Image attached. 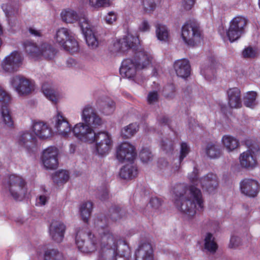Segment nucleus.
Returning <instances> with one entry per match:
<instances>
[{
  "label": "nucleus",
  "mask_w": 260,
  "mask_h": 260,
  "mask_svg": "<svg viewBox=\"0 0 260 260\" xmlns=\"http://www.w3.org/2000/svg\"><path fill=\"white\" fill-rule=\"evenodd\" d=\"M174 204L176 208L189 217L194 216L204 209L201 191L194 186L187 188L183 184L176 186L174 190Z\"/></svg>",
  "instance_id": "obj_1"
},
{
  "label": "nucleus",
  "mask_w": 260,
  "mask_h": 260,
  "mask_svg": "<svg viewBox=\"0 0 260 260\" xmlns=\"http://www.w3.org/2000/svg\"><path fill=\"white\" fill-rule=\"evenodd\" d=\"M82 119L83 122L76 124L72 129L74 135L82 142L92 143L95 132L91 126L96 127L101 125L102 119L93 108L88 105L82 110Z\"/></svg>",
  "instance_id": "obj_2"
},
{
  "label": "nucleus",
  "mask_w": 260,
  "mask_h": 260,
  "mask_svg": "<svg viewBox=\"0 0 260 260\" xmlns=\"http://www.w3.org/2000/svg\"><path fill=\"white\" fill-rule=\"evenodd\" d=\"M94 224L100 239V249H102V252L113 254L115 247L114 241L117 239L108 226V218L106 216L99 217L95 219Z\"/></svg>",
  "instance_id": "obj_3"
},
{
  "label": "nucleus",
  "mask_w": 260,
  "mask_h": 260,
  "mask_svg": "<svg viewBox=\"0 0 260 260\" xmlns=\"http://www.w3.org/2000/svg\"><path fill=\"white\" fill-rule=\"evenodd\" d=\"M4 189L8 190L15 200H19L26 192L25 182L21 177L15 175L5 176L2 181Z\"/></svg>",
  "instance_id": "obj_4"
},
{
  "label": "nucleus",
  "mask_w": 260,
  "mask_h": 260,
  "mask_svg": "<svg viewBox=\"0 0 260 260\" xmlns=\"http://www.w3.org/2000/svg\"><path fill=\"white\" fill-rule=\"evenodd\" d=\"M181 37L185 44L194 46L202 40V32L199 24L189 20L182 27Z\"/></svg>",
  "instance_id": "obj_5"
},
{
  "label": "nucleus",
  "mask_w": 260,
  "mask_h": 260,
  "mask_svg": "<svg viewBox=\"0 0 260 260\" xmlns=\"http://www.w3.org/2000/svg\"><path fill=\"white\" fill-rule=\"evenodd\" d=\"M75 241L79 250L87 253L94 252L98 244H100V239L98 240L95 235L90 232L84 233L82 231H78Z\"/></svg>",
  "instance_id": "obj_6"
},
{
  "label": "nucleus",
  "mask_w": 260,
  "mask_h": 260,
  "mask_svg": "<svg viewBox=\"0 0 260 260\" xmlns=\"http://www.w3.org/2000/svg\"><path fill=\"white\" fill-rule=\"evenodd\" d=\"M115 249L113 254L102 252V249L99 251L100 256L104 258H115V260H129L130 249L124 241L116 240L114 241Z\"/></svg>",
  "instance_id": "obj_7"
},
{
  "label": "nucleus",
  "mask_w": 260,
  "mask_h": 260,
  "mask_svg": "<svg viewBox=\"0 0 260 260\" xmlns=\"http://www.w3.org/2000/svg\"><path fill=\"white\" fill-rule=\"evenodd\" d=\"M140 45L138 37L130 34L124 36L114 43V49L116 51L124 53L128 51L135 52L139 48Z\"/></svg>",
  "instance_id": "obj_8"
},
{
  "label": "nucleus",
  "mask_w": 260,
  "mask_h": 260,
  "mask_svg": "<svg viewBox=\"0 0 260 260\" xmlns=\"http://www.w3.org/2000/svg\"><path fill=\"white\" fill-rule=\"evenodd\" d=\"M247 20L245 18L237 17L230 22V27L226 31V35L231 42L237 40L245 32Z\"/></svg>",
  "instance_id": "obj_9"
},
{
  "label": "nucleus",
  "mask_w": 260,
  "mask_h": 260,
  "mask_svg": "<svg viewBox=\"0 0 260 260\" xmlns=\"http://www.w3.org/2000/svg\"><path fill=\"white\" fill-rule=\"evenodd\" d=\"M11 101V96L5 90L0 87V102L2 104L1 113L2 121L5 125L11 128L14 125V121L12 113L8 105Z\"/></svg>",
  "instance_id": "obj_10"
},
{
  "label": "nucleus",
  "mask_w": 260,
  "mask_h": 260,
  "mask_svg": "<svg viewBox=\"0 0 260 260\" xmlns=\"http://www.w3.org/2000/svg\"><path fill=\"white\" fill-rule=\"evenodd\" d=\"M94 137L93 143L95 142V148L98 153L101 155L108 153L113 146L111 135L107 132H95Z\"/></svg>",
  "instance_id": "obj_11"
},
{
  "label": "nucleus",
  "mask_w": 260,
  "mask_h": 260,
  "mask_svg": "<svg viewBox=\"0 0 260 260\" xmlns=\"http://www.w3.org/2000/svg\"><path fill=\"white\" fill-rule=\"evenodd\" d=\"M80 27L87 45L91 49H95L99 44L97 32L90 28L87 18L82 17L80 19Z\"/></svg>",
  "instance_id": "obj_12"
},
{
  "label": "nucleus",
  "mask_w": 260,
  "mask_h": 260,
  "mask_svg": "<svg viewBox=\"0 0 260 260\" xmlns=\"http://www.w3.org/2000/svg\"><path fill=\"white\" fill-rule=\"evenodd\" d=\"M11 83L19 95H27L34 90L33 83L20 75L14 77Z\"/></svg>",
  "instance_id": "obj_13"
},
{
  "label": "nucleus",
  "mask_w": 260,
  "mask_h": 260,
  "mask_svg": "<svg viewBox=\"0 0 260 260\" xmlns=\"http://www.w3.org/2000/svg\"><path fill=\"white\" fill-rule=\"evenodd\" d=\"M22 60L21 53L14 51L3 60L2 64L3 69L9 73L17 71L22 64Z\"/></svg>",
  "instance_id": "obj_14"
},
{
  "label": "nucleus",
  "mask_w": 260,
  "mask_h": 260,
  "mask_svg": "<svg viewBox=\"0 0 260 260\" xmlns=\"http://www.w3.org/2000/svg\"><path fill=\"white\" fill-rule=\"evenodd\" d=\"M58 150L56 147H49L44 150L42 160L44 167L47 169H55L57 168Z\"/></svg>",
  "instance_id": "obj_15"
},
{
  "label": "nucleus",
  "mask_w": 260,
  "mask_h": 260,
  "mask_svg": "<svg viewBox=\"0 0 260 260\" xmlns=\"http://www.w3.org/2000/svg\"><path fill=\"white\" fill-rule=\"evenodd\" d=\"M136 154L134 147L128 143H123L117 148L116 157L120 161H132Z\"/></svg>",
  "instance_id": "obj_16"
},
{
  "label": "nucleus",
  "mask_w": 260,
  "mask_h": 260,
  "mask_svg": "<svg viewBox=\"0 0 260 260\" xmlns=\"http://www.w3.org/2000/svg\"><path fill=\"white\" fill-rule=\"evenodd\" d=\"M240 189L244 194L254 198L259 191L260 185L256 180L246 178L241 181Z\"/></svg>",
  "instance_id": "obj_17"
},
{
  "label": "nucleus",
  "mask_w": 260,
  "mask_h": 260,
  "mask_svg": "<svg viewBox=\"0 0 260 260\" xmlns=\"http://www.w3.org/2000/svg\"><path fill=\"white\" fill-rule=\"evenodd\" d=\"M134 60L137 63L139 69H143L149 66L152 59L151 54L146 51L141 45L135 52Z\"/></svg>",
  "instance_id": "obj_18"
},
{
  "label": "nucleus",
  "mask_w": 260,
  "mask_h": 260,
  "mask_svg": "<svg viewBox=\"0 0 260 260\" xmlns=\"http://www.w3.org/2000/svg\"><path fill=\"white\" fill-rule=\"evenodd\" d=\"M138 69V67L134 59L127 58L122 61L119 73L122 77L131 79L135 76Z\"/></svg>",
  "instance_id": "obj_19"
},
{
  "label": "nucleus",
  "mask_w": 260,
  "mask_h": 260,
  "mask_svg": "<svg viewBox=\"0 0 260 260\" xmlns=\"http://www.w3.org/2000/svg\"><path fill=\"white\" fill-rule=\"evenodd\" d=\"M135 260H154L153 250L149 243L140 244L135 252Z\"/></svg>",
  "instance_id": "obj_20"
},
{
  "label": "nucleus",
  "mask_w": 260,
  "mask_h": 260,
  "mask_svg": "<svg viewBox=\"0 0 260 260\" xmlns=\"http://www.w3.org/2000/svg\"><path fill=\"white\" fill-rule=\"evenodd\" d=\"M65 231V225L59 221H53L49 227V233L51 238L57 243L62 241Z\"/></svg>",
  "instance_id": "obj_21"
},
{
  "label": "nucleus",
  "mask_w": 260,
  "mask_h": 260,
  "mask_svg": "<svg viewBox=\"0 0 260 260\" xmlns=\"http://www.w3.org/2000/svg\"><path fill=\"white\" fill-rule=\"evenodd\" d=\"M55 128L59 135L66 137L71 131V128L69 122L60 112L54 117Z\"/></svg>",
  "instance_id": "obj_22"
},
{
  "label": "nucleus",
  "mask_w": 260,
  "mask_h": 260,
  "mask_svg": "<svg viewBox=\"0 0 260 260\" xmlns=\"http://www.w3.org/2000/svg\"><path fill=\"white\" fill-rule=\"evenodd\" d=\"M200 184L202 187L209 193H212L217 187L218 181L216 175L210 173L200 179Z\"/></svg>",
  "instance_id": "obj_23"
},
{
  "label": "nucleus",
  "mask_w": 260,
  "mask_h": 260,
  "mask_svg": "<svg viewBox=\"0 0 260 260\" xmlns=\"http://www.w3.org/2000/svg\"><path fill=\"white\" fill-rule=\"evenodd\" d=\"M174 68L178 77L186 78L190 75L191 67L188 60L182 59L175 62Z\"/></svg>",
  "instance_id": "obj_24"
},
{
  "label": "nucleus",
  "mask_w": 260,
  "mask_h": 260,
  "mask_svg": "<svg viewBox=\"0 0 260 260\" xmlns=\"http://www.w3.org/2000/svg\"><path fill=\"white\" fill-rule=\"evenodd\" d=\"M37 139L31 133L26 131L20 134L18 138V144L28 151L36 147Z\"/></svg>",
  "instance_id": "obj_25"
},
{
  "label": "nucleus",
  "mask_w": 260,
  "mask_h": 260,
  "mask_svg": "<svg viewBox=\"0 0 260 260\" xmlns=\"http://www.w3.org/2000/svg\"><path fill=\"white\" fill-rule=\"evenodd\" d=\"M32 131L35 134L41 139H45L51 136V128L44 122L34 121L32 124Z\"/></svg>",
  "instance_id": "obj_26"
},
{
  "label": "nucleus",
  "mask_w": 260,
  "mask_h": 260,
  "mask_svg": "<svg viewBox=\"0 0 260 260\" xmlns=\"http://www.w3.org/2000/svg\"><path fill=\"white\" fill-rule=\"evenodd\" d=\"M228 105L231 108H239L242 107L241 91L237 87L230 88L228 90Z\"/></svg>",
  "instance_id": "obj_27"
},
{
  "label": "nucleus",
  "mask_w": 260,
  "mask_h": 260,
  "mask_svg": "<svg viewBox=\"0 0 260 260\" xmlns=\"http://www.w3.org/2000/svg\"><path fill=\"white\" fill-rule=\"evenodd\" d=\"M97 103L101 110L106 115L112 114L115 110V103L109 98L104 97L99 99Z\"/></svg>",
  "instance_id": "obj_28"
},
{
  "label": "nucleus",
  "mask_w": 260,
  "mask_h": 260,
  "mask_svg": "<svg viewBox=\"0 0 260 260\" xmlns=\"http://www.w3.org/2000/svg\"><path fill=\"white\" fill-rule=\"evenodd\" d=\"M61 16L63 21L66 23H73L77 21L80 25V19L82 17L87 18L84 13L78 15L77 13L72 10H68L63 11L61 13Z\"/></svg>",
  "instance_id": "obj_29"
},
{
  "label": "nucleus",
  "mask_w": 260,
  "mask_h": 260,
  "mask_svg": "<svg viewBox=\"0 0 260 260\" xmlns=\"http://www.w3.org/2000/svg\"><path fill=\"white\" fill-rule=\"evenodd\" d=\"M241 166L245 168H253L256 164V160L252 154L249 151L244 152L239 157Z\"/></svg>",
  "instance_id": "obj_30"
},
{
  "label": "nucleus",
  "mask_w": 260,
  "mask_h": 260,
  "mask_svg": "<svg viewBox=\"0 0 260 260\" xmlns=\"http://www.w3.org/2000/svg\"><path fill=\"white\" fill-rule=\"evenodd\" d=\"M138 174L137 168L132 165H127L122 168L119 172L120 177L123 179H132Z\"/></svg>",
  "instance_id": "obj_31"
},
{
  "label": "nucleus",
  "mask_w": 260,
  "mask_h": 260,
  "mask_svg": "<svg viewBox=\"0 0 260 260\" xmlns=\"http://www.w3.org/2000/svg\"><path fill=\"white\" fill-rule=\"evenodd\" d=\"M40 51V55L47 60H51L54 58L56 53L55 49L51 45L46 43L41 45Z\"/></svg>",
  "instance_id": "obj_32"
},
{
  "label": "nucleus",
  "mask_w": 260,
  "mask_h": 260,
  "mask_svg": "<svg viewBox=\"0 0 260 260\" xmlns=\"http://www.w3.org/2000/svg\"><path fill=\"white\" fill-rule=\"evenodd\" d=\"M214 239L213 235L210 233H207L204 239V248L211 254H214L218 248V245Z\"/></svg>",
  "instance_id": "obj_33"
},
{
  "label": "nucleus",
  "mask_w": 260,
  "mask_h": 260,
  "mask_svg": "<svg viewBox=\"0 0 260 260\" xmlns=\"http://www.w3.org/2000/svg\"><path fill=\"white\" fill-rule=\"evenodd\" d=\"M109 217L113 221L120 219L126 215L125 209L118 205L112 206L109 210Z\"/></svg>",
  "instance_id": "obj_34"
},
{
  "label": "nucleus",
  "mask_w": 260,
  "mask_h": 260,
  "mask_svg": "<svg viewBox=\"0 0 260 260\" xmlns=\"http://www.w3.org/2000/svg\"><path fill=\"white\" fill-rule=\"evenodd\" d=\"M2 8L5 12L9 23L12 20L13 18H15L18 14V8L17 6H12L11 5L4 4L2 5Z\"/></svg>",
  "instance_id": "obj_35"
},
{
  "label": "nucleus",
  "mask_w": 260,
  "mask_h": 260,
  "mask_svg": "<svg viewBox=\"0 0 260 260\" xmlns=\"http://www.w3.org/2000/svg\"><path fill=\"white\" fill-rule=\"evenodd\" d=\"M205 151L207 155L211 158H217L221 155L220 146L212 143H208Z\"/></svg>",
  "instance_id": "obj_36"
},
{
  "label": "nucleus",
  "mask_w": 260,
  "mask_h": 260,
  "mask_svg": "<svg viewBox=\"0 0 260 260\" xmlns=\"http://www.w3.org/2000/svg\"><path fill=\"white\" fill-rule=\"evenodd\" d=\"M139 126L137 123H133L124 127L121 131V136L124 139L133 137L138 131Z\"/></svg>",
  "instance_id": "obj_37"
},
{
  "label": "nucleus",
  "mask_w": 260,
  "mask_h": 260,
  "mask_svg": "<svg viewBox=\"0 0 260 260\" xmlns=\"http://www.w3.org/2000/svg\"><path fill=\"white\" fill-rule=\"evenodd\" d=\"M25 52L32 57H38L40 56V47L36 44L27 41L24 43Z\"/></svg>",
  "instance_id": "obj_38"
},
{
  "label": "nucleus",
  "mask_w": 260,
  "mask_h": 260,
  "mask_svg": "<svg viewBox=\"0 0 260 260\" xmlns=\"http://www.w3.org/2000/svg\"><path fill=\"white\" fill-rule=\"evenodd\" d=\"M44 260H65L63 254L57 249H49L45 251Z\"/></svg>",
  "instance_id": "obj_39"
},
{
  "label": "nucleus",
  "mask_w": 260,
  "mask_h": 260,
  "mask_svg": "<svg viewBox=\"0 0 260 260\" xmlns=\"http://www.w3.org/2000/svg\"><path fill=\"white\" fill-rule=\"evenodd\" d=\"M70 37H73L70 31L66 28L59 29L56 34V42L61 46L64 44Z\"/></svg>",
  "instance_id": "obj_40"
},
{
  "label": "nucleus",
  "mask_w": 260,
  "mask_h": 260,
  "mask_svg": "<svg viewBox=\"0 0 260 260\" xmlns=\"http://www.w3.org/2000/svg\"><path fill=\"white\" fill-rule=\"evenodd\" d=\"M92 210V203L87 202L83 203L80 207V211L82 220L84 222H87Z\"/></svg>",
  "instance_id": "obj_41"
},
{
  "label": "nucleus",
  "mask_w": 260,
  "mask_h": 260,
  "mask_svg": "<svg viewBox=\"0 0 260 260\" xmlns=\"http://www.w3.org/2000/svg\"><path fill=\"white\" fill-rule=\"evenodd\" d=\"M155 27L156 35L157 39L160 41H168L169 35L168 28L166 26L158 23L156 25Z\"/></svg>",
  "instance_id": "obj_42"
},
{
  "label": "nucleus",
  "mask_w": 260,
  "mask_h": 260,
  "mask_svg": "<svg viewBox=\"0 0 260 260\" xmlns=\"http://www.w3.org/2000/svg\"><path fill=\"white\" fill-rule=\"evenodd\" d=\"M63 49L71 53H74L78 51L79 45L74 37H70L64 44L61 45Z\"/></svg>",
  "instance_id": "obj_43"
},
{
  "label": "nucleus",
  "mask_w": 260,
  "mask_h": 260,
  "mask_svg": "<svg viewBox=\"0 0 260 260\" xmlns=\"http://www.w3.org/2000/svg\"><path fill=\"white\" fill-rule=\"evenodd\" d=\"M69 179V173L68 171L65 170L58 171L52 176L53 182L58 185L65 183Z\"/></svg>",
  "instance_id": "obj_44"
},
{
  "label": "nucleus",
  "mask_w": 260,
  "mask_h": 260,
  "mask_svg": "<svg viewBox=\"0 0 260 260\" xmlns=\"http://www.w3.org/2000/svg\"><path fill=\"white\" fill-rule=\"evenodd\" d=\"M222 141L223 145L229 151L235 149L239 145V141L234 137L230 136H224Z\"/></svg>",
  "instance_id": "obj_45"
},
{
  "label": "nucleus",
  "mask_w": 260,
  "mask_h": 260,
  "mask_svg": "<svg viewBox=\"0 0 260 260\" xmlns=\"http://www.w3.org/2000/svg\"><path fill=\"white\" fill-rule=\"evenodd\" d=\"M42 89L44 95L48 100L54 103L57 102L58 97L57 94L54 90L51 88H49L47 83L43 84Z\"/></svg>",
  "instance_id": "obj_46"
},
{
  "label": "nucleus",
  "mask_w": 260,
  "mask_h": 260,
  "mask_svg": "<svg viewBox=\"0 0 260 260\" xmlns=\"http://www.w3.org/2000/svg\"><path fill=\"white\" fill-rule=\"evenodd\" d=\"M257 94L254 91L247 92L244 97V104L247 107L253 108L256 105L255 101Z\"/></svg>",
  "instance_id": "obj_47"
},
{
  "label": "nucleus",
  "mask_w": 260,
  "mask_h": 260,
  "mask_svg": "<svg viewBox=\"0 0 260 260\" xmlns=\"http://www.w3.org/2000/svg\"><path fill=\"white\" fill-rule=\"evenodd\" d=\"M245 145L248 148L247 151L253 154H257L260 152V145L258 142L251 139H248L245 141Z\"/></svg>",
  "instance_id": "obj_48"
},
{
  "label": "nucleus",
  "mask_w": 260,
  "mask_h": 260,
  "mask_svg": "<svg viewBox=\"0 0 260 260\" xmlns=\"http://www.w3.org/2000/svg\"><path fill=\"white\" fill-rule=\"evenodd\" d=\"M139 157L141 160L144 162L147 163L151 161L153 159V155L151 151L149 148H143L139 154Z\"/></svg>",
  "instance_id": "obj_49"
},
{
  "label": "nucleus",
  "mask_w": 260,
  "mask_h": 260,
  "mask_svg": "<svg viewBox=\"0 0 260 260\" xmlns=\"http://www.w3.org/2000/svg\"><path fill=\"white\" fill-rule=\"evenodd\" d=\"M160 146L161 149L167 153H172L174 149L173 141L167 138L161 140Z\"/></svg>",
  "instance_id": "obj_50"
},
{
  "label": "nucleus",
  "mask_w": 260,
  "mask_h": 260,
  "mask_svg": "<svg viewBox=\"0 0 260 260\" xmlns=\"http://www.w3.org/2000/svg\"><path fill=\"white\" fill-rule=\"evenodd\" d=\"M188 177L192 185L189 187H187V188H189L191 186L196 187V185H198L200 183V179L199 178L198 170L196 168H194L193 171L188 174Z\"/></svg>",
  "instance_id": "obj_51"
},
{
  "label": "nucleus",
  "mask_w": 260,
  "mask_h": 260,
  "mask_svg": "<svg viewBox=\"0 0 260 260\" xmlns=\"http://www.w3.org/2000/svg\"><path fill=\"white\" fill-rule=\"evenodd\" d=\"M175 87L173 84L166 85L163 90V94L167 98L173 99L175 96Z\"/></svg>",
  "instance_id": "obj_52"
},
{
  "label": "nucleus",
  "mask_w": 260,
  "mask_h": 260,
  "mask_svg": "<svg viewBox=\"0 0 260 260\" xmlns=\"http://www.w3.org/2000/svg\"><path fill=\"white\" fill-rule=\"evenodd\" d=\"M159 0H141V3L145 11H153L155 8L156 3Z\"/></svg>",
  "instance_id": "obj_53"
},
{
  "label": "nucleus",
  "mask_w": 260,
  "mask_h": 260,
  "mask_svg": "<svg viewBox=\"0 0 260 260\" xmlns=\"http://www.w3.org/2000/svg\"><path fill=\"white\" fill-rule=\"evenodd\" d=\"M242 56L245 58H254L257 56V52L252 47L249 46L243 50Z\"/></svg>",
  "instance_id": "obj_54"
},
{
  "label": "nucleus",
  "mask_w": 260,
  "mask_h": 260,
  "mask_svg": "<svg viewBox=\"0 0 260 260\" xmlns=\"http://www.w3.org/2000/svg\"><path fill=\"white\" fill-rule=\"evenodd\" d=\"M89 4L94 8L107 7L110 5L109 0H89Z\"/></svg>",
  "instance_id": "obj_55"
},
{
  "label": "nucleus",
  "mask_w": 260,
  "mask_h": 260,
  "mask_svg": "<svg viewBox=\"0 0 260 260\" xmlns=\"http://www.w3.org/2000/svg\"><path fill=\"white\" fill-rule=\"evenodd\" d=\"M190 151V148L186 143L182 142L181 144L180 154L179 156V163L187 155Z\"/></svg>",
  "instance_id": "obj_56"
},
{
  "label": "nucleus",
  "mask_w": 260,
  "mask_h": 260,
  "mask_svg": "<svg viewBox=\"0 0 260 260\" xmlns=\"http://www.w3.org/2000/svg\"><path fill=\"white\" fill-rule=\"evenodd\" d=\"M214 70L211 67H208L207 68H202L201 70V74L208 80L212 79V77L214 76Z\"/></svg>",
  "instance_id": "obj_57"
},
{
  "label": "nucleus",
  "mask_w": 260,
  "mask_h": 260,
  "mask_svg": "<svg viewBox=\"0 0 260 260\" xmlns=\"http://www.w3.org/2000/svg\"><path fill=\"white\" fill-rule=\"evenodd\" d=\"M241 243L240 237L236 236H232L230 239L229 247L231 248H236L238 247Z\"/></svg>",
  "instance_id": "obj_58"
},
{
  "label": "nucleus",
  "mask_w": 260,
  "mask_h": 260,
  "mask_svg": "<svg viewBox=\"0 0 260 260\" xmlns=\"http://www.w3.org/2000/svg\"><path fill=\"white\" fill-rule=\"evenodd\" d=\"M98 196L101 201H105L108 199L109 198L108 189L107 187H104L99 190Z\"/></svg>",
  "instance_id": "obj_59"
},
{
  "label": "nucleus",
  "mask_w": 260,
  "mask_h": 260,
  "mask_svg": "<svg viewBox=\"0 0 260 260\" xmlns=\"http://www.w3.org/2000/svg\"><path fill=\"white\" fill-rule=\"evenodd\" d=\"M151 207L154 209H158L161 205V201L157 198H152L149 202Z\"/></svg>",
  "instance_id": "obj_60"
},
{
  "label": "nucleus",
  "mask_w": 260,
  "mask_h": 260,
  "mask_svg": "<svg viewBox=\"0 0 260 260\" xmlns=\"http://www.w3.org/2000/svg\"><path fill=\"white\" fill-rule=\"evenodd\" d=\"M148 102L149 104H152L157 101L158 93L157 91L150 92L148 95Z\"/></svg>",
  "instance_id": "obj_61"
},
{
  "label": "nucleus",
  "mask_w": 260,
  "mask_h": 260,
  "mask_svg": "<svg viewBox=\"0 0 260 260\" xmlns=\"http://www.w3.org/2000/svg\"><path fill=\"white\" fill-rule=\"evenodd\" d=\"M116 19V17L114 13L112 12H109L105 17V20L108 24H112Z\"/></svg>",
  "instance_id": "obj_62"
},
{
  "label": "nucleus",
  "mask_w": 260,
  "mask_h": 260,
  "mask_svg": "<svg viewBox=\"0 0 260 260\" xmlns=\"http://www.w3.org/2000/svg\"><path fill=\"white\" fill-rule=\"evenodd\" d=\"M184 9L186 10H190L195 3V0H182Z\"/></svg>",
  "instance_id": "obj_63"
},
{
  "label": "nucleus",
  "mask_w": 260,
  "mask_h": 260,
  "mask_svg": "<svg viewBox=\"0 0 260 260\" xmlns=\"http://www.w3.org/2000/svg\"><path fill=\"white\" fill-rule=\"evenodd\" d=\"M139 29L142 31H149L150 29V25L148 21L146 20H144L141 24L139 26Z\"/></svg>",
  "instance_id": "obj_64"
}]
</instances>
